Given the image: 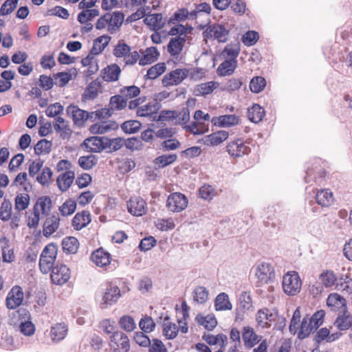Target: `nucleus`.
Returning <instances> with one entry per match:
<instances>
[{"mask_svg":"<svg viewBox=\"0 0 352 352\" xmlns=\"http://www.w3.org/2000/svg\"><path fill=\"white\" fill-rule=\"evenodd\" d=\"M124 140L121 138L109 139L104 137L105 148H109L110 151H118L124 144Z\"/></svg>","mask_w":352,"mask_h":352,"instance_id":"obj_54","label":"nucleus"},{"mask_svg":"<svg viewBox=\"0 0 352 352\" xmlns=\"http://www.w3.org/2000/svg\"><path fill=\"white\" fill-rule=\"evenodd\" d=\"M216 194L214 188L210 185H204L199 189V196L205 200H211Z\"/></svg>","mask_w":352,"mask_h":352,"instance_id":"obj_64","label":"nucleus"},{"mask_svg":"<svg viewBox=\"0 0 352 352\" xmlns=\"http://www.w3.org/2000/svg\"><path fill=\"white\" fill-rule=\"evenodd\" d=\"M184 129L194 135H201L209 130L208 125L206 124L202 120L195 121L189 125H185Z\"/></svg>","mask_w":352,"mask_h":352,"instance_id":"obj_41","label":"nucleus"},{"mask_svg":"<svg viewBox=\"0 0 352 352\" xmlns=\"http://www.w3.org/2000/svg\"><path fill=\"white\" fill-rule=\"evenodd\" d=\"M336 280V274L332 271L327 270L319 276L320 283L325 287L333 286Z\"/></svg>","mask_w":352,"mask_h":352,"instance_id":"obj_46","label":"nucleus"},{"mask_svg":"<svg viewBox=\"0 0 352 352\" xmlns=\"http://www.w3.org/2000/svg\"><path fill=\"white\" fill-rule=\"evenodd\" d=\"M208 290L203 286L197 287L193 292V299L199 304H204L208 300Z\"/></svg>","mask_w":352,"mask_h":352,"instance_id":"obj_47","label":"nucleus"},{"mask_svg":"<svg viewBox=\"0 0 352 352\" xmlns=\"http://www.w3.org/2000/svg\"><path fill=\"white\" fill-rule=\"evenodd\" d=\"M54 127L56 133H59L60 137L63 139L67 138L70 135V129L64 118L58 116L55 118V123Z\"/></svg>","mask_w":352,"mask_h":352,"instance_id":"obj_38","label":"nucleus"},{"mask_svg":"<svg viewBox=\"0 0 352 352\" xmlns=\"http://www.w3.org/2000/svg\"><path fill=\"white\" fill-rule=\"evenodd\" d=\"M69 278V270L65 265H57L52 270L51 279L54 284L62 285L67 282Z\"/></svg>","mask_w":352,"mask_h":352,"instance_id":"obj_11","label":"nucleus"},{"mask_svg":"<svg viewBox=\"0 0 352 352\" xmlns=\"http://www.w3.org/2000/svg\"><path fill=\"white\" fill-rule=\"evenodd\" d=\"M52 143L45 139L41 140L34 146L35 153L37 155L46 154L50 153Z\"/></svg>","mask_w":352,"mask_h":352,"instance_id":"obj_55","label":"nucleus"},{"mask_svg":"<svg viewBox=\"0 0 352 352\" xmlns=\"http://www.w3.org/2000/svg\"><path fill=\"white\" fill-rule=\"evenodd\" d=\"M23 300V292L19 286L13 287L8 292L6 305L8 309H14L20 306Z\"/></svg>","mask_w":352,"mask_h":352,"instance_id":"obj_10","label":"nucleus"},{"mask_svg":"<svg viewBox=\"0 0 352 352\" xmlns=\"http://www.w3.org/2000/svg\"><path fill=\"white\" fill-rule=\"evenodd\" d=\"M316 202L322 207H329L333 202V193L329 189L318 191L316 196Z\"/></svg>","mask_w":352,"mask_h":352,"instance_id":"obj_34","label":"nucleus"},{"mask_svg":"<svg viewBox=\"0 0 352 352\" xmlns=\"http://www.w3.org/2000/svg\"><path fill=\"white\" fill-rule=\"evenodd\" d=\"M120 296V289L117 285L111 283L108 285L99 304L100 308L107 309L109 306L116 303Z\"/></svg>","mask_w":352,"mask_h":352,"instance_id":"obj_6","label":"nucleus"},{"mask_svg":"<svg viewBox=\"0 0 352 352\" xmlns=\"http://www.w3.org/2000/svg\"><path fill=\"white\" fill-rule=\"evenodd\" d=\"M276 315L267 309L259 310L256 314V320L261 328H267L270 327L271 322L274 321Z\"/></svg>","mask_w":352,"mask_h":352,"instance_id":"obj_20","label":"nucleus"},{"mask_svg":"<svg viewBox=\"0 0 352 352\" xmlns=\"http://www.w3.org/2000/svg\"><path fill=\"white\" fill-rule=\"evenodd\" d=\"M177 155L176 154L162 155L155 159V164L160 168L166 167L176 161Z\"/></svg>","mask_w":352,"mask_h":352,"instance_id":"obj_50","label":"nucleus"},{"mask_svg":"<svg viewBox=\"0 0 352 352\" xmlns=\"http://www.w3.org/2000/svg\"><path fill=\"white\" fill-rule=\"evenodd\" d=\"M316 329L314 327V324L311 323L309 318L305 317L302 319L301 324L299 325L298 336L300 339H304Z\"/></svg>","mask_w":352,"mask_h":352,"instance_id":"obj_42","label":"nucleus"},{"mask_svg":"<svg viewBox=\"0 0 352 352\" xmlns=\"http://www.w3.org/2000/svg\"><path fill=\"white\" fill-rule=\"evenodd\" d=\"M133 340L137 344L142 347H148L152 340L144 333V332L137 331L135 333Z\"/></svg>","mask_w":352,"mask_h":352,"instance_id":"obj_62","label":"nucleus"},{"mask_svg":"<svg viewBox=\"0 0 352 352\" xmlns=\"http://www.w3.org/2000/svg\"><path fill=\"white\" fill-rule=\"evenodd\" d=\"M110 340L111 343L116 346L115 352H128L129 351V339L123 332L116 331L113 333Z\"/></svg>","mask_w":352,"mask_h":352,"instance_id":"obj_13","label":"nucleus"},{"mask_svg":"<svg viewBox=\"0 0 352 352\" xmlns=\"http://www.w3.org/2000/svg\"><path fill=\"white\" fill-rule=\"evenodd\" d=\"M60 218L52 215L46 219L43 224V235L46 237L51 236L58 228Z\"/></svg>","mask_w":352,"mask_h":352,"instance_id":"obj_31","label":"nucleus"},{"mask_svg":"<svg viewBox=\"0 0 352 352\" xmlns=\"http://www.w3.org/2000/svg\"><path fill=\"white\" fill-rule=\"evenodd\" d=\"M54 259L51 258V257H40L39 261V267L41 271L43 274H47L53 269V265L54 264Z\"/></svg>","mask_w":352,"mask_h":352,"instance_id":"obj_63","label":"nucleus"},{"mask_svg":"<svg viewBox=\"0 0 352 352\" xmlns=\"http://www.w3.org/2000/svg\"><path fill=\"white\" fill-rule=\"evenodd\" d=\"M206 38H215L219 42H226L228 39V30L221 24L210 25L203 32Z\"/></svg>","mask_w":352,"mask_h":352,"instance_id":"obj_8","label":"nucleus"},{"mask_svg":"<svg viewBox=\"0 0 352 352\" xmlns=\"http://www.w3.org/2000/svg\"><path fill=\"white\" fill-rule=\"evenodd\" d=\"M247 116L251 122L258 123L263 120L265 116V111L260 105L255 104L248 108Z\"/></svg>","mask_w":352,"mask_h":352,"instance_id":"obj_35","label":"nucleus"},{"mask_svg":"<svg viewBox=\"0 0 352 352\" xmlns=\"http://www.w3.org/2000/svg\"><path fill=\"white\" fill-rule=\"evenodd\" d=\"M113 54L116 58H123L125 65H133L140 59L138 52L131 51V47L123 41H119L115 45Z\"/></svg>","mask_w":352,"mask_h":352,"instance_id":"obj_3","label":"nucleus"},{"mask_svg":"<svg viewBox=\"0 0 352 352\" xmlns=\"http://www.w3.org/2000/svg\"><path fill=\"white\" fill-rule=\"evenodd\" d=\"M127 105L126 100L122 95H116L110 98L109 107L111 110H121Z\"/></svg>","mask_w":352,"mask_h":352,"instance_id":"obj_49","label":"nucleus"},{"mask_svg":"<svg viewBox=\"0 0 352 352\" xmlns=\"http://www.w3.org/2000/svg\"><path fill=\"white\" fill-rule=\"evenodd\" d=\"M239 117L234 114H228L213 117L211 119V123L219 127L229 128L238 124Z\"/></svg>","mask_w":352,"mask_h":352,"instance_id":"obj_14","label":"nucleus"},{"mask_svg":"<svg viewBox=\"0 0 352 352\" xmlns=\"http://www.w3.org/2000/svg\"><path fill=\"white\" fill-rule=\"evenodd\" d=\"M30 197L26 193L19 194L15 198V208L17 210H23L29 206Z\"/></svg>","mask_w":352,"mask_h":352,"instance_id":"obj_59","label":"nucleus"},{"mask_svg":"<svg viewBox=\"0 0 352 352\" xmlns=\"http://www.w3.org/2000/svg\"><path fill=\"white\" fill-rule=\"evenodd\" d=\"M91 222V214L89 211L83 210L78 212L72 220V226L76 230H80Z\"/></svg>","mask_w":352,"mask_h":352,"instance_id":"obj_28","label":"nucleus"},{"mask_svg":"<svg viewBox=\"0 0 352 352\" xmlns=\"http://www.w3.org/2000/svg\"><path fill=\"white\" fill-rule=\"evenodd\" d=\"M141 126V122L138 120H128L122 124L121 129L124 132L131 134L137 133Z\"/></svg>","mask_w":352,"mask_h":352,"instance_id":"obj_51","label":"nucleus"},{"mask_svg":"<svg viewBox=\"0 0 352 352\" xmlns=\"http://www.w3.org/2000/svg\"><path fill=\"white\" fill-rule=\"evenodd\" d=\"M67 113L72 116L74 123L78 125H82L85 121L91 120V113L80 109L75 105L68 106Z\"/></svg>","mask_w":352,"mask_h":352,"instance_id":"obj_16","label":"nucleus"},{"mask_svg":"<svg viewBox=\"0 0 352 352\" xmlns=\"http://www.w3.org/2000/svg\"><path fill=\"white\" fill-rule=\"evenodd\" d=\"M261 336L256 334L253 328L250 327H244L243 328L242 339L246 347L252 348L261 341Z\"/></svg>","mask_w":352,"mask_h":352,"instance_id":"obj_21","label":"nucleus"},{"mask_svg":"<svg viewBox=\"0 0 352 352\" xmlns=\"http://www.w3.org/2000/svg\"><path fill=\"white\" fill-rule=\"evenodd\" d=\"M195 320L199 324L204 327L205 329L209 331L212 330L217 324L216 318L212 314H209L206 316L201 314H198L195 318Z\"/></svg>","mask_w":352,"mask_h":352,"instance_id":"obj_37","label":"nucleus"},{"mask_svg":"<svg viewBox=\"0 0 352 352\" xmlns=\"http://www.w3.org/2000/svg\"><path fill=\"white\" fill-rule=\"evenodd\" d=\"M189 75V71L186 68H178L167 73L162 79L164 87L177 85L180 84Z\"/></svg>","mask_w":352,"mask_h":352,"instance_id":"obj_7","label":"nucleus"},{"mask_svg":"<svg viewBox=\"0 0 352 352\" xmlns=\"http://www.w3.org/2000/svg\"><path fill=\"white\" fill-rule=\"evenodd\" d=\"M327 305L333 311L342 312L346 311V300L337 293L330 294L327 299Z\"/></svg>","mask_w":352,"mask_h":352,"instance_id":"obj_15","label":"nucleus"},{"mask_svg":"<svg viewBox=\"0 0 352 352\" xmlns=\"http://www.w3.org/2000/svg\"><path fill=\"white\" fill-rule=\"evenodd\" d=\"M228 136V131L221 130L204 136L202 138V142L206 146H217L227 140Z\"/></svg>","mask_w":352,"mask_h":352,"instance_id":"obj_18","label":"nucleus"},{"mask_svg":"<svg viewBox=\"0 0 352 352\" xmlns=\"http://www.w3.org/2000/svg\"><path fill=\"white\" fill-rule=\"evenodd\" d=\"M265 86V79L262 76L254 77L250 82V89L254 93H259Z\"/></svg>","mask_w":352,"mask_h":352,"instance_id":"obj_52","label":"nucleus"},{"mask_svg":"<svg viewBox=\"0 0 352 352\" xmlns=\"http://www.w3.org/2000/svg\"><path fill=\"white\" fill-rule=\"evenodd\" d=\"M63 106L59 102H55L49 105L46 110L45 113L48 117L57 118L63 112Z\"/></svg>","mask_w":352,"mask_h":352,"instance_id":"obj_60","label":"nucleus"},{"mask_svg":"<svg viewBox=\"0 0 352 352\" xmlns=\"http://www.w3.org/2000/svg\"><path fill=\"white\" fill-rule=\"evenodd\" d=\"M186 43L185 36H177L172 38L168 45L167 50L171 56L179 54Z\"/></svg>","mask_w":352,"mask_h":352,"instance_id":"obj_29","label":"nucleus"},{"mask_svg":"<svg viewBox=\"0 0 352 352\" xmlns=\"http://www.w3.org/2000/svg\"><path fill=\"white\" fill-rule=\"evenodd\" d=\"M227 151L232 157H240L248 154L250 148L243 140L236 139L228 144Z\"/></svg>","mask_w":352,"mask_h":352,"instance_id":"obj_9","label":"nucleus"},{"mask_svg":"<svg viewBox=\"0 0 352 352\" xmlns=\"http://www.w3.org/2000/svg\"><path fill=\"white\" fill-rule=\"evenodd\" d=\"M12 216V204L9 200L4 199L0 208V219L8 221Z\"/></svg>","mask_w":352,"mask_h":352,"instance_id":"obj_53","label":"nucleus"},{"mask_svg":"<svg viewBox=\"0 0 352 352\" xmlns=\"http://www.w3.org/2000/svg\"><path fill=\"white\" fill-rule=\"evenodd\" d=\"M52 205L51 199L47 197H40L34 206V211L38 214H45L50 210Z\"/></svg>","mask_w":352,"mask_h":352,"instance_id":"obj_44","label":"nucleus"},{"mask_svg":"<svg viewBox=\"0 0 352 352\" xmlns=\"http://www.w3.org/2000/svg\"><path fill=\"white\" fill-rule=\"evenodd\" d=\"M218 85L219 83L214 81L201 83L196 86L194 94L197 96L210 94L217 88Z\"/></svg>","mask_w":352,"mask_h":352,"instance_id":"obj_36","label":"nucleus"},{"mask_svg":"<svg viewBox=\"0 0 352 352\" xmlns=\"http://www.w3.org/2000/svg\"><path fill=\"white\" fill-rule=\"evenodd\" d=\"M159 52L156 47H151L147 48L144 52V57L140 59L139 63L141 65L151 64L157 60Z\"/></svg>","mask_w":352,"mask_h":352,"instance_id":"obj_45","label":"nucleus"},{"mask_svg":"<svg viewBox=\"0 0 352 352\" xmlns=\"http://www.w3.org/2000/svg\"><path fill=\"white\" fill-rule=\"evenodd\" d=\"M255 276L257 278V286L261 287L270 283L274 278L275 273L270 263H262L256 266Z\"/></svg>","mask_w":352,"mask_h":352,"instance_id":"obj_4","label":"nucleus"},{"mask_svg":"<svg viewBox=\"0 0 352 352\" xmlns=\"http://www.w3.org/2000/svg\"><path fill=\"white\" fill-rule=\"evenodd\" d=\"M188 204L187 197L182 193H171L166 200V207L173 212H180L184 210Z\"/></svg>","mask_w":352,"mask_h":352,"instance_id":"obj_5","label":"nucleus"},{"mask_svg":"<svg viewBox=\"0 0 352 352\" xmlns=\"http://www.w3.org/2000/svg\"><path fill=\"white\" fill-rule=\"evenodd\" d=\"M75 178V174L72 170L65 171L60 174L56 178V184L58 189L61 192H65L67 190Z\"/></svg>","mask_w":352,"mask_h":352,"instance_id":"obj_24","label":"nucleus"},{"mask_svg":"<svg viewBox=\"0 0 352 352\" xmlns=\"http://www.w3.org/2000/svg\"><path fill=\"white\" fill-rule=\"evenodd\" d=\"M76 209V204L75 201L72 199L67 200L59 208V210L62 215L68 216L73 214Z\"/></svg>","mask_w":352,"mask_h":352,"instance_id":"obj_61","label":"nucleus"},{"mask_svg":"<svg viewBox=\"0 0 352 352\" xmlns=\"http://www.w3.org/2000/svg\"><path fill=\"white\" fill-rule=\"evenodd\" d=\"M301 287L302 280L296 272H287L283 276L282 287L284 293L287 296H293L297 295L300 293Z\"/></svg>","mask_w":352,"mask_h":352,"instance_id":"obj_2","label":"nucleus"},{"mask_svg":"<svg viewBox=\"0 0 352 352\" xmlns=\"http://www.w3.org/2000/svg\"><path fill=\"white\" fill-rule=\"evenodd\" d=\"M118 128L116 122L108 120L98 122L89 127V131L93 134H104Z\"/></svg>","mask_w":352,"mask_h":352,"instance_id":"obj_23","label":"nucleus"},{"mask_svg":"<svg viewBox=\"0 0 352 352\" xmlns=\"http://www.w3.org/2000/svg\"><path fill=\"white\" fill-rule=\"evenodd\" d=\"M237 66V60L234 58H228L221 63L217 72L219 76H225L232 74Z\"/></svg>","mask_w":352,"mask_h":352,"instance_id":"obj_32","label":"nucleus"},{"mask_svg":"<svg viewBox=\"0 0 352 352\" xmlns=\"http://www.w3.org/2000/svg\"><path fill=\"white\" fill-rule=\"evenodd\" d=\"M160 108L161 104L157 100H153L138 107L136 113L140 117L152 116L153 118Z\"/></svg>","mask_w":352,"mask_h":352,"instance_id":"obj_22","label":"nucleus"},{"mask_svg":"<svg viewBox=\"0 0 352 352\" xmlns=\"http://www.w3.org/2000/svg\"><path fill=\"white\" fill-rule=\"evenodd\" d=\"M119 324L126 332H131L136 328V323L134 319L128 315H124L120 318Z\"/></svg>","mask_w":352,"mask_h":352,"instance_id":"obj_48","label":"nucleus"},{"mask_svg":"<svg viewBox=\"0 0 352 352\" xmlns=\"http://www.w3.org/2000/svg\"><path fill=\"white\" fill-rule=\"evenodd\" d=\"M62 245L65 252L69 254H74L78 249L79 243L76 237L68 236L63 240Z\"/></svg>","mask_w":352,"mask_h":352,"instance_id":"obj_43","label":"nucleus"},{"mask_svg":"<svg viewBox=\"0 0 352 352\" xmlns=\"http://www.w3.org/2000/svg\"><path fill=\"white\" fill-rule=\"evenodd\" d=\"M183 318L184 320H178L179 327H178L176 324L170 321V318L166 316L162 323V332L163 335L169 340L175 338L177 336L179 330L183 333H186L188 331V324L186 322V318L188 316V311L183 308Z\"/></svg>","mask_w":352,"mask_h":352,"instance_id":"obj_1","label":"nucleus"},{"mask_svg":"<svg viewBox=\"0 0 352 352\" xmlns=\"http://www.w3.org/2000/svg\"><path fill=\"white\" fill-rule=\"evenodd\" d=\"M91 258L96 265L102 267L110 263L111 256L102 248H99L91 254Z\"/></svg>","mask_w":352,"mask_h":352,"instance_id":"obj_26","label":"nucleus"},{"mask_svg":"<svg viewBox=\"0 0 352 352\" xmlns=\"http://www.w3.org/2000/svg\"><path fill=\"white\" fill-rule=\"evenodd\" d=\"M121 69L117 64H111L102 71V77L107 82L117 81L120 77Z\"/></svg>","mask_w":352,"mask_h":352,"instance_id":"obj_27","label":"nucleus"},{"mask_svg":"<svg viewBox=\"0 0 352 352\" xmlns=\"http://www.w3.org/2000/svg\"><path fill=\"white\" fill-rule=\"evenodd\" d=\"M239 52L240 45L239 43H235L227 45L223 52V54L228 58H234V60H236V58L238 56Z\"/></svg>","mask_w":352,"mask_h":352,"instance_id":"obj_57","label":"nucleus"},{"mask_svg":"<svg viewBox=\"0 0 352 352\" xmlns=\"http://www.w3.org/2000/svg\"><path fill=\"white\" fill-rule=\"evenodd\" d=\"M165 70L166 65L164 63H157L147 71L146 76L149 79H155L162 74Z\"/></svg>","mask_w":352,"mask_h":352,"instance_id":"obj_58","label":"nucleus"},{"mask_svg":"<svg viewBox=\"0 0 352 352\" xmlns=\"http://www.w3.org/2000/svg\"><path fill=\"white\" fill-rule=\"evenodd\" d=\"M214 306L217 311L231 310L232 308L228 295L223 292L216 297Z\"/></svg>","mask_w":352,"mask_h":352,"instance_id":"obj_40","label":"nucleus"},{"mask_svg":"<svg viewBox=\"0 0 352 352\" xmlns=\"http://www.w3.org/2000/svg\"><path fill=\"white\" fill-rule=\"evenodd\" d=\"M139 327L143 332L148 333L154 331L155 328V323L152 318L146 316L140 320Z\"/></svg>","mask_w":352,"mask_h":352,"instance_id":"obj_56","label":"nucleus"},{"mask_svg":"<svg viewBox=\"0 0 352 352\" xmlns=\"http://www.w3.org/2000/svg\"><path fill=\"white\" fill-rule=\"evenodd\" d=\"M108 22V32L110 34L116 33L122 25L124 15L121 12H113L106 14Z\"/></svg>","mask_w":352,"mask_h":352,"instance_id":"obj_17","label":"nucleus"},{"mask_svg":"<svg viewBox=\"0 0 352 352\" xmlns=\"http://www.w3.org/2000/svg\"><path fill=\"white\" fill-rule=\"evenodd\" d=\"M144 21L153 30L162 29L165 24V20L163 19L162 14H150L144 19Z\"/></svg>","mask_w":352,"mask_h":352,"instance_id":"obj_33","label":"nucleus"},{"mask_svg":"<svg viewBox=\"0 0 352 352\" xmlns=\"http://www.w3.org/2000/svg\"><path fill=\"white\" fill-rule=\"evenodd\" d=\"M334 324L341 331L346 330L352 326V316L347 309L338 314Z\"/></svg>","mask_w":352,"mask_h":352,"instance_id":"obj_30","label":"nucleus"},{"mask_svg":"<svg viewBox=\"0 0 352 352\" xmlns=\"http://www.w3.org/2000/svg\"><path fill=\"white\" fill-rule=\"evenodd\" d=\"M129 212L133 216H142L146 212L147 206L146 201L140 197H132L127 202Z\"/></svg>","mask_w":352,"mask_h":352,"instance_id":"obj_12","label":"nucleus"},{"mask_svg":"<svg viewBox=\"0 0 352 352\" xmlns=\"http://www.w3.org/2000/svg\"><path fill=\"white\" fill-rule=\"evenodd\" d=\"M67 326L63 323H57L51 327L50 336L53 342L57 343L65 339L67 334Z\"/></svg>","mask_w":352,"mask_h":352,"instance_id":"obj_25","label":"nucleus"},{"mask_svg":"<svg viewBox=\"0 0 352 352\" xmlns=\"http://www.w3.org/2000/svg\"><path fill=\"white\" fill-rule=\"evenodd\" d=\"M87 151L99 153L105 148L104 137H91L85 140L82 144Z\"/></svg>","mask_w":352,"mask_h":352,"instance_id":"obj_19","label":"nucleus"},{"mask_svg":"<svg viewBox=\"0 0 352 352\" xmlns=\"http://www.w3.org/2000/svg\"><path fill=\"white\" fill-rule=\"evenodd\" d=\"M110 40L111 37L106 35L98 37L94 40L93 47L90 52L94 56L100 54L108 45Z\"/></svg>","mask_w":352,"mask_h":352,"instance_id":"obj_39","label":"nucleus"}]
</instances>
